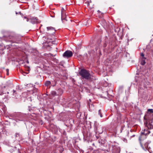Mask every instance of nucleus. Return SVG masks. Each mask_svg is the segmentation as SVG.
<instances>
[{
    "label": "nucleus",
    "instance_id": "obj_6",
    "mask_svg": "<svg viewBox=\"0 0 153 153\" xmlns=\"http://www.w3.org/2000/svg\"><path fill=\"white\" fill-rule=\"evenodd\" d=\"M7 86L2 87L0 86V95H2L4 93H6V91H4L5 88H7Z\"/></svg>",
    "mask_w": 153,
    "mask_h": 153
},
{
    "label": "nucleus",
    "instance_id": "obj_21",
    "mask_svg": "<svg viewBox=\"0 0 153 153\" xmlns=\"http://www.w3.org/2000/svg\"><path fill=\"white\" fill-rule=\"evenodd\" d=\"M140 55H141V56L143 57L144 56V54H143V53H141Z\"/></svg>",
    "mask_w": 153,
    "mask_h": 153
},
{
    "label": "nucleus",
    "instance_id": "obj_19",
    "mask_svg": "<svg viewBox=\"0 0 153 153\" xmlns=\"http://www.w3.org/2000/svg\"><path fill=\"white\" fill-rule=\"evenodd\" d=\"M6 71L7 72L6 74H7V75H9V73H8L9 70H8V69H6Z\"/></svg>",
    "mask_w": 153,
    "mask_h": 153
},
{
    "label": "nucleus",
    "instance_id": "obj_14",
    "mask_svg": "<svg viewBox=\"0 0 153 153\" xmlns=\"http://www.w3.org/2000/svg\"><path fill=\"white\" fill-rule=\"evenodd\" d=\"M51 94L53 96L57 95L56 92L54 91H52L51 93Z\"/></svg>",
    "mask_w": 153,
    "mask_h": 153
},
{
    "label": "nucleus",
    "instance_id": "obj_17",
    "mask_svg": "<svg viewBox=\"0 0 153 153\" xmlns=\"http://www.w3.org/2000/svg\"><path fill=\"white\" fill-rule=\"evenodd\" d=\"M147 111L148 112H150V113H153V109H149Z\"/></svg>",
    "mask_w": 153,
    "mask_h": 153
},
{
    "label": "nucleus",
    "instance_id": "obj_1",
    "mask_svg": "<svg viewBox=\"0 0 153 153\" xmlns=\"http://www.w3.org/2000/svg\"><path fill=\"white\" fill-rule=\"evenodd\" d=\"M144 125L145 127L141 132V134L139 137L140 141L142 140V137L149 134L150 132L153 134V114L148 113L145 115L144 117Z\"/></svg>",
    "mask_w": 153,
    "mask_h": 153
},
{
    "label": "nucleus",
    "instance_id": "obj_22",
    "mask_svg": "<svg viewBox=\"0 0 153 153\" xmlns=\"http://www.w3.org/2000/svg\"><path fill=\"white\" fill-rule=\"evenodd\" d=\"M50 54L51 56H52L53 57H54L55 56V55H53L52 54Z\"/></svg>",
    "mask_w": 153,
    "mask_h": 153
},
{
    "label": "nucleus",
    "instance_id": "obj_10",
    "mask_svg": "<svg viewBox=\"0 0 153 153\" xmlns=\"http://www.w3.org/2000/svg\"><path fill=\"white\" fill-rule=\"evenodd\" d=\"M31 22L32 23H37V19L36 18H33L31 19Z\"/></svg>",
    "mask_w": 153,
    "mask_h": 153
},
{
    "label": "nucleus",
    "instance_id": "obj_29",
    "mask_svg": "<svg viewBox=\"0 0 153 153\" xmlns=\"http://www.w3.org/2000/svg\"><path fill=\"white\" fill-rule=\"evenodd\" d=\"M18 153H20V152H18Z\"/></svg>",
    "mask_w": 153,
    "mask_h": 153
},
{
    "label": "nucleus",
    "instance_id": "obj_2",
    "mask_svg": "<svg viewBox=\"0 0 153 153\" xmlns=\"http://www.w3.org/2000/svg\"><path fill=\"white\" fill-rule=\"evenodd\" d=\"M79 75L82 76V79L90 80L91 78V75L86 70L82 69L79 72Z\"/></svg>",
    "mask_w": 153,
    "mask_h": 153
},
{
    "label": "nucleus",
    "instance_id": "obj_25",
    "mask_svg": "<svg viewBox=\"0 0 153 153\" xmlns=\"http://www.w3.org/2000/svg\"><path fill=\"white\" fill-rule=\"evenodd\" d=\"M135 136V135H133L131 136V137H134Z\"/></svg>",
    "mask_w": 153,
    "mask_h": 153
},
{
    "label": "nucleus",
    "instance_id": "obj_3",
    "mask_svg": "<svg viewBox=\"0 0 153 153\" xmlns=\"http://www.w3.org/2000/svg\"><path fill=\"white\" fill-rule=\"evenodd\" d=\"M73 55L72 52L70 51H67L63 54V56L65 58H68L71 57Z\"/></svg>",
    "mask_w": 153,
    "mask_h": 153
},
{
    "label": "nucleus",
    "instance_id": "obj_24",
    "mask_svg": "<svg viewBox=\"0 0 153 153\" xmlns=\"http://www.w3.org/2000/svg\"><path fill=\"white\" fill-rule=\"evenodd\" d=\"M97 11H98V12L99 13H100V12L99 10H98Z\"/></svg>",
    "mask_w": 153,
    "mask_h": 153
},
{
    "label": "nucleus",
    "instance_id": "obj_23",
    "mask_svg": "<svg viewBox=\"0 0 153 153\" xmlns=\"http://www.w3.org/2000/svg\"><path fill=\"white\" fill-rule=\"evenodd\" d=\"M13 94H14V93H15L16 92V91L14 90H13Z\"/></svg>",
    "mask_w": 153,
    "mask_h": 153
},
{
    "label": "nucleus",
    "instance_id": "obj_16",
    "mask_svg": "<svg viewBox=\"0 0 153 153\" xmlns=\"http://www.w3.org/2000/svg\"><path fill=\"white\" fill-rule=\"evenodd\" d=\"M140 64L142 65H144L146 64V62L144 60H142Z\"/></svg>",
    "mask_w": 153,
    "mask_h": 153
},
{
    "label": "nucleus",
    "instance_id": "obj_5",
    "mask_svg": "<svg viewBox=\"0 0 153 153\" xmlns=\"http://www.w3.org/2000/svg\"><path fill=\"white\" fill-rule=\"evenodd\" d=\"M9 38L10 39L9 41L13 43H17V41H20V38H19L18 40H17L16 36H10Z\"/></svg>",
    "mask_w": 153,
    "mask_h": 153
},
{
    "label": "nucleus",
    "instance_id": "obj_7",
    "mask_svg": "<svg viewBox=\"0 0 153 153\" xmlns=\"http://www.w3.org/2000/svg\"><path fill=\"white\" fill-rule=\"evenodd\" d=\"M125 133L126 134V138L123 137L122 140L125 143H127L128 142L127 140V137H128V135L129 134V132L128 131H125Z\"/></svg>",
    "mask_w": 153,
    "mask_h": 153
},
{
    "label": "nucleus",
    "instance_id": "obj_13",
    "mask_svg": "<svg viewBox=\"0 0 153 153\" xmlns=\"http://www.w3.org/2000/svg\"><path fill=\"white\" fill-rule=\"evenodd\" d=\"M51 84V82L50 81H46L45 83V85L46 86H48L50 85Z\"/></svg>",
    "mask_w": 153,
    "mask_h": 153
},
{
    "label": "nucleus",
    "instance_id": "obj_11",
    "mask_svg": "<svg viewBox=\"0 0 153 153\" xmlns=\"http://www.w3.org/2000/svg\"><path fill=\"white\" fill-rule=\"evenodd\" d=\"M63 93V91L61 88H59L58 89V94L57 95H61Z\"/></svg>",
    "mask_w": 153,
    "mask_h": 153
},
{
    "label": "nucleus",
    "instance_id": "obj_20",
    "mask_svg": "<svg viewBox=\"0 0 153 153\" xmlns=\"http://www.w3.org/2000/svg\"><path fill=\"white\" fill-rule=\"evenodd\" d=\"M24 18L25 19H27L26 20V21L27 22H28L29 21V19L28 18H27L25 16L24 17Z\"/></svg>",
    "mask_w": 153,
    "mask_h": 153
},
{
    "label": "nucleus",
    "instance_id": "obj_31",
    "mask_svg": "<svg viewBox=\"0 0 153 153\" xmlns=\"http://www.w3.org/2000/svg\"><path fill=\"white\" fill-rule=\"evenodd\" d=\"M118 153H119V152H118Z\"/></svg>",
    "mask_w": 153,
    "mask_h": 153
},
{
    "label": "nucleus",
    "instance_id": "obj_27",
    "mask_svg": "<svg viewBox=\"0 0 153 153\" xmlns=\"http://www.w3.org/2000/svg\"><path fill=\"white\" fill-rule=\"evenodd\" d=\"M93 145H94V143H93V144H92Z\"/></svg>",
    "mask_w": 153,
    "mask_h": 153
},
{
    "label": "nucleus",
    "instance_id": "obj_12",
    "mask_svg": "<svg viewBox=\"0 0 153 153\" xmlns=\"http://www.w3.org/2000/svg\"><path fill=\"white\" fill-rule=\"evenodd\" d=\"M145 149L144 148V147H143V149L145 150H148L149 148V143H148L146 142L144 145Z\"/></svg>",
    "mask_w": 153,
    "mask_h": 153
},
{
    "label": "nucleus",
    "instance_id": "obj_30",
    "mask_svg": "<svg viewBox=\"0 0 153 153\" xmlns=\"http://www.w3.org/2000/svg\"><path fill=\"white\" fill-rule=\"evenodd\" d=\"M152 52L153 53V50H152Z\"/></svg>",
    "mask_w": 153,
    "mask_h": 153
},
{
    "label": "nucleus",
    "instance_id": "obj_26",
    "mask_svg": "<svg viewBox=\"0 0 153 153\" xmlns=\"http://www.w3.org/2000/svg\"><path fill=\"white\" fill-rule=\"evenodd\" d=\"M9 92H7V94H9Z\"/></svg>",
    "mask_w": 153,
    "mask_h": 153
},
{
    "label": "nucleus",
    "instance_id": "obj_8",
    "mask_svg": "<svg viewBox=\"0 0 153 153\" xmlns=\"http://www.w3.org/2000/svg\"><path fill=\"white\" fill-rule=\"evenodd\" d=\"M103 132L102 128L100 126H98L96 128V133H98L99 134H101Z\"/></svg>",
    "mask_w": 153,
    "mask_h": 153
},
{
    "label": "nucleus",
    "instance_id": "obj_15",
    "mask_svg": "<svg viewBox=\"0 0 153 153\" xmlns=\"http://www.w3.org/2000/svg\"><path fill=\"white\" fill-rule=\"evenodd\" d=\"M86 1L85 2V3L88 6H90V3L91 2V0H85Z\"/></svg>",
    "mask_w": 153,
    "mask_h": 153
},
{
    "label": "nucleus",
    "instance_id": "obj_28",
    "mask_svg": "<svg viewBox=\"0 0 153 153\" xmlns=\"http://www.w3.org/2000/svg\"><path fill=\"white\" fill-rule=\"evenodd\" d=\"M19 13H20V14H21V13L20 12H19Z\"/></svg>",
    "mask_w": 153,
    "mask_h": 153
},
{
    "label": "nucleus",
    "instance_id": "obj_9",
    "mask_svg": "<svg viewBox=\"0 0 153 153\" xmlns=\"http://www.w3.org/2000/svg\"><path fill=\"white\" fill-rule=\"evenodd\" d=\"M65 10L63 8H62L61 9V19L62 20L65 19Z\"/></svg>",
    "mask_w": 153,
    "mask_h": 153
},
{
    "label": "nucleus",
    "instance_id": "obj_4",
    "mask_svg": "<svg viewBox=\"0 0 153 153\" xmlns=\"http://www.w3.org/2000/svg\"><path fill=\"white\" fill-rule=\"evenodd\" d=\"M47 30L48 31V33L50 35H53L55 33L56 30L54 28L51 27H47Z\"/></svg>",
    "mask_w": 153,
    "mask_h": 153
},
{
    "label": "nucleus",
    "instance_id": "obj_18",
    "mask_svg": "<svg viewBox=\"0 0 153 153\" xmlns=\"http://www.w3.org/2000/svg\"><path fill=\"white\" fill-rule=\"evenodd\" d=\"M99 114L100 115V116L101 117H102V113H101V111L100 110H99Z\"/></svg>",
    "mask_w": 153,
    "mask_h": 153
}]
</instances>
